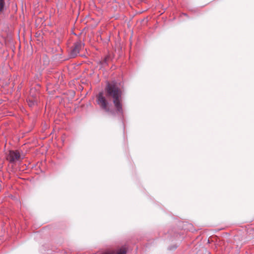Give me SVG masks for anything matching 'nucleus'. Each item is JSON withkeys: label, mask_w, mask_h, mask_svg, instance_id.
<instances>
[{"label": "nucleus", "mask_w": 254, "mask_h": 254, "mask_svg": "<svg viewBox=\"0 0 254 254\" xmlns=\"http://www.w3.org/2000/svg\"><path fill=\"white\" fill-rule=\"evenodd\" d=\"M106 96L112 98L116 111L123 114L122 105L123 86L115 80L107 81L105 88Z\"/></svg>", "instance_id": "obj_1"}, {"label": "nucleus", "mask_w": 254, "mask_h": 254, "mask_svg": "<svg viewBox=\"0 0 254 254\" xmlns=\"http://www.w3.org/2000/svg\"><path fill=\"white\" fill-rule=\"evenodd\" d=\"M96 102L101 109L106 112L110 111L109 103L102 92H99L96 96Z\"/></svg>", "instance_id": "obj_2"}, {"label": "nucleus", "mask_w": 254, "mask_h": 254, "mask_svg": "<svg viewBox=\"0 0 254 254\" xmlns=\"http://www.w3.org/2000/svg\"><path fill=\"white\" fill-rule=\"evenodd\" d=\"M5 159L9 163L14 164L21 159V155L18 150H9L5 153Z\"/></svg>", "instance_id": "obj_3"}, {"label": "nucleus", "mask_w": 254, "mask_h": 254, "mask_svg": "<svg viewBox=\"0 0 254 254\" xmlns=\"http://www.w3.org/2000/svg\"><path fill=\"white\" fill-rule=\"evenodd\" d=\"M84 44L80 40L75 42L73 46L71 48L69 56L71 58L76 57L80 53V51L83 49Z\"/></svg>", "instance_id": "obj_4"}, {"label": "nucleus", "mask_w": 254, "mask_h": 254, "mask_svg": "<svg viewBox=\"0 0 254 254\" xmlns=\"http://www.w3.org/2000/svg\"><path fill=\"white\" fill-rule=\"evenodd\" d=\"M127 249L126 247H122L116 251H112L113 254H127Z\"/></svg>", "instance_id": "obj_5"}, {"label": "nucleus", "mask_w": 254, "mask_h": 254, "mask_svg": "<svg viewBox=\"0 0 254 254\" xmlns=\"http://www.w3.org/2000/svg\"><path fill=\"white\" fill-rule=\"evenodd\" d=\"M27 101L29 106L31 107H32V106H34L35 104H37V100L34 99H30V97L28 98Z\"/></svg>", "instance_id": "obj_6"}, {"label": "nucleus", "mask_w": 254, "mask_h": 254, "mask_svg": "<svg viewBox=\"0 0 254 254\" xmlns=\"http://www.w3.org/2000/svg\"><path fill=\"white\" fill-rule=\"evenodd\" d=\"M110 56H106L103 60L101 61V63L102 64H108V62L109 60H110Z\"/></svg>", "instance_id": "obj_7"}, {"label": "nucleus", "mask_w": 254, "mask_h": 254, "mask_svg": "<svg viewBox=\"0 0 254 254\" xmlns=\"http://www.w3.org/2000/svg\"><path fill=\"white\" fill-rule=\"evenodd\" d=\"M5 5V0H0V12H2L4 10Z\"/></svg>", "instance_id": "obj_8"}, {"label": "nucleus", "mask_w": 254, "mask_h": 254, "mask_svg": "<svg viewBox=\"0 0 254 254\" xmlns=\"http://www.w3.org/2000/svg\"><path fill=\"white\" fill-rule=\"evenodd\" d=\"M104 254H113L111 252V251L105 253Z\"/></svg>", "instance_id": "obj_9"}]
</instances>
